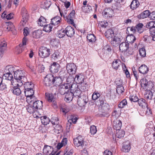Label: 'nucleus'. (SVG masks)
<instances>
[{
  "label": "nucleus",
  "instance_id": "obj_1",
  "mask_svg": "<svg viewBox=\"0 0 155 155\" xmlns=\"http://www.w3.org/2000/svg\"><path fill=\"white\" fill-rule=\"evenodd\" d=\"M105 35L113 46L116 47L119 44L120 39L115 35L112 29L107 30L105 33Z\"/></svg>",
  "mask_w": 155,
  "mask_h": 155
},
{
  "label": "nucleus",
  "instance_id": "obj_2",
  "mask_svg": "<svg viewBox=\"0 0 155 155\" xmlns=\"http://www.w3.org/2000/svg\"><path fill=\"white\" fill-rule=\"evenodd\" d=\"M77 86L76 84H73L71 86V91L70 92V97H68V94H65V100L69 102L72 100L74 97H78L80 95V91L76 88Z\"/></svg>",
  "mask_w": 155,
  "mask_h": 155
},
{
  "label": "nucleus",
  "instance_id": "obj_3",
  "mask_svg": "<svg viewBox=\"0 0 155 155\" xmlns=\"http://www.w3.org/2000/svg\"><path fill=\"white\" fill-rule=\"evenodd\" d=\"M110 109V105L106 103L101 106V108L99 109V114L100 117L109 116V112Z\"/></svg>",
  "mask_w": 155,
  "mask_h": 155
},
{
  "label": "nucleus",
  "instance_id": "obj_4",
  "mask_svg": "<svg viewBox=\"0 0 155 155\" xmlns=\"http://www.w3.org/2000/svg\"><path fill=\"white\" fill-rule=\"evenodd\" d=\"M43 153L45 155H59L60 153V151L57 153L52 147L47 145H45L43 149Z\"/></svg>",
  "mask_w": 155,
  "mask_h": 155
},
{
  "label": "nucleus",
  "instance_id": "obj_5",
  "mask_svg": "<svg viewBox=\"0 0 155 155\" xmlns=\"http://www.w3.org/2000/svg\"><path fill=\"white\" fill-rule=\"evenodd\" d=\"M24 93L26 97V101L28 104L31 103L32 101L35 99L33 96L34 91L33 89H25Z\"/></svg>",
  "mask_w": 155,
  "mask_h": 155
},
{
  "label": "nucleus",
  "instance_id": "obj_6",
  "mask_svg": "<svg viewBox=\"0 0 155 155\" xmlns=\"http://www.w3.org/2000/svg\"><path fill=\"white\" fill-rule=\"evenodd\" d=\"M51 53V49L46 47H41L39 49L38 54L41 58H45L48 57Z\"/></svg>",
  "mask_w": 155,
  "mask_h": 155
},
{
  "label": "nucleus",
  "instance_id": "obj_7",
  "mask_svg": "<svg viewBox=\"0 0 155 155\" xmlns=\"http://www.w3.org/2000/svg\"><path fill=\"white\" fill-rule=\"evenodd\" d=\"M72 84L71 86L68 84H64L60 85L58 91L59 93L61 95L65 94L68 92L69 90L71 91V86L73 84Z\"/></svg>",
  "mask_w": 155,
  "mask_h": 155
},
{
  "label": "nucleus",
  "instance_id": "obj_8",
  "mask_svg": "<svg viewBox=\"0 0 155 155\" xmlns=\"http://www.w3.org/2000/svg\"><path fill=\"white\" fill-rule=\"evenodd\" d=\"M14 77L15 80H20L23 79L22 80H26L25 77V74L24 71L21 70L17 69L15 71L14 74Z\"/></svg>",
  "mask_w": 155,
  "mask_h": 155
},
{
  "label": "nucleus",
  "instance_id": "obj_9",
  "mask_svg": "<svg viewBox=\"0 0 155 155\" xmlns=\"http://www.w3.org/2000/svg\"><path fill=\"white\" fill-rule=\"evenodd\" d=\"M66 69L67 72L69 75L75 74L77 70L76 65L74 63H68L66 65Z\"/></svg>",
  "mask_w": 155,
  "mask_h": 155
},
{
  "label": "nucleus",
  "instance_id": "obj_10",
  "mask_svg": "<svg viewBox=\"0 0 155 155\" xmlns=\"http://www.w3.org/2000/svg\"><path fill=\"white\" fill-rule=\"evenodd\" d=\"M54 76L51 74L47 75L45 78L44 84L46 86H50L54 84Z\"/></svg>",
  "mask_w": 155,
  "mask_h": 155
},
{
  "label": "nucleus",
  "instance_id": "obj_11",
  "mask_svg": "<svg viewBox=\"0 0 155 155\" xmlns=\"http://www.w3.org/2000/svg\"><path fill=\"white\" fill-rule=\"evenodd\" d=\"M74 144L75 146L83 148L84 146V139L81 136H79L73 140Z\"/></svg>",
  "mask_w": 155,
  "mask_h": 155
},
{
  "label": "nucleus",
  "instance_id": "obj_12",
  "mask_svg": "<svg viewBox=\"0 0 155 155\" xmlns=\"http://www.w3.org/2000/svg\"><path fill=\"white\" fill-rule=\"evenodd\" d=\"M67 118L68 121L67 123V129H70L71 127V124L73 123L75 124L76 123L77 119L73 115H70L68 116Z\"/></svg>",
  "mask_w": 155,
  "mask_h": 155
},
{
  "label": "nucleus",
  "instance_id": "obj_13",
  "mask_svg": "<svg viewBox=\"0 0 155 155\" xmlns=\"http://www.w3.org/2000/svg\"><path fill=\"white\" fill-rule=\"evenodd\" d=\"M79 96L78 100V103L79 106H84L87 102L88 99L87 97L85 96H83L81 97Z\"/></svg>",
  "mask_w": 155,
  "mask_h": 155
},
{
  "label": "nucleus",
  "instance_id": "obj_14",
  "mask_svg": "<svg viewBox=\"0 0 155 155\" xmlns=\"http://www.w3.org/2000/svg\"><path fill=\"white\" fill-rule=\"evenodd\" d=\"M140 84L142 87H146L150 88L153 87V83L152 82L149 81H148L147 80L146 78H143L140 81Z\"/></svg>",
  "mask_w": 155,
  "mask_h": 155
},
{
  "label": "nucleus",
  "instance_id": "obj_15",
  "mask_svg": "<svg viewBox=\"0 0 155 155\" xmlns=\"http://www.w3.org/2000/svg\"><path fill=\"white\" fill-rule=\"evenodd\" d=\"M32 105L36 110L37 109H40L42 107V102L41 101L37 100V98L35 97V99L32 101Z\"/></svg>",
  "mask_w": 155,
  "mask_h": 155
},
{
  "label": "nucleus",
  "instance_id": "obj_16",
  "mask_svg": "<svg viewBox=\"0 0 155 155\" xmlns=\"http://www.w3.org/2000/svg\"><path fill=\"white\" fill-rule=\"evenodd\" d=\"M138 103L139 105L141 106L142 108L144 109L145 110H146L147 112H148L147 110H148L150 112V110L148 109L147 104L146 103L145 100L143 98L140 99L138 101Z\"/></svg>",
  "mask_w": 155,
  "mask_h": 155
},
{
  "label": "nucleus",
  "instance_id": "obj_17",
  "mask_svg": "<svg viewBox=\"0 0 155 155\" xmlns=\"http://www.w3.org/2000/svg\"><path fill=\"white\" fill-rule=\"evenodd\" d=\"M129 48V43L126 42L121 43L119 45V50L122 52H127Z\"/></svg>",
  "mask_w": 155,
  "mask_h": 155
},
{
  "label": "nucleus",
  "instance_id": "obj_18",
  "mask_svg": "<svg viewBox=\"0 0 155 155\" xmlns=\"http://www.w3.org/2000/svg\"><path fill=\"white\" fill-rule=\"evenodd\" d=\"M6 42L3 40L0 42V58L2 57L5 51L7 48Z\"/></svg>",
  "mask_w": 155,
  "mask_h": 155
},
{
  "label": "nucleus",
  "instance_id": "obj_19",
  "mask_svg": "<svg viewBox=\"0 0 155 155\" xmlns=\"http://www.w3.org/2000/svg\"><path fill=\"white\" fill-rule=\"evenodd\" d=\"M65 33L68 37H71L73 36L75 33L74 29L71 26H68L65 28Z\"/></svg>",
  "mask_w": 155,
  "mask_h": 155
},
{
  "label": "nucleus",
  "instance_id": "obj_20",
  "mask_svg": "<svg viewBox=\"0 0 155 155\" xmlns=\"http://www.w3.org/2000/svg\"><path fill=\"white\" fill-rule=\"evenodd\" d=\"M60 68L59 65L56 62H54L50 68V70L52 73H56L58 72Z\"/></svg>",
  "mask_w": 155,
  "mask_h": 155
},
{
  "label": "nucleus",
  "instance_id": "obj_21",
  "mask_svg": "<svg viewBox=\"0 0 155 155\" xmlns=\"http://www.w3.org/2000/svg\"><path fill=\"white\" fill-rule=\"evenodd\" d=\"M76 85L77 87L76 88L79 90L80 91V95L81 92L84 91H86L88 87V84L86 83H85L84 82H83L80 83V84L78 86L77 84Z\"/></svg>",
  "mask_w": 155,
  "mask_h": 155
},
{
  "label": "nucleus",
  "instance_id": "obj_22",
  "mask_svg": "<svg viewBox=\"0 0 155 155\" xmlns=\"http://www.w3.org/2000/svg\"><path fill=\"white\" fill-rule=\"evenodd\" d=\"M11 83L13 86V88L11 90V91L14 95L17 96L19 95L21 93L20 89L18 87L15 86L12 81ZM15 85L16 84H15Z\"/></svg>",
  "mask_w": 155,
  "mask_h": 155
},
{
  "label": "nucleus",
  "instance_id": "obj_23",
  "mask_svg": "<svg viewBox=\"0 0 155 155\" xmlns=\"http://www.w3.org/2000/svg\"><path fill=\"white\" fill-rule=\"evenodd\" d=\"M74 78V81L77 84H80L84 81V76L81 74L76 75Z\"/></svg>",
  "mask_w": 155,
  "mask_h": 155
},
{
  "label": "nucleus",
  "instance_id": "obj_24",
  "mask_svg": "<svg viewBox=\"0 0 155 155\" xmlns=\"http://www.w3.org/2000/svg\"><path fill=\"white\" fill-rule=\"evenodd\" d=\"M61 18L59 16H57L51 20V24L56 26L58 25L61 21Z\"/></svg>",
  "mask_w": 155,
  "mask_h": 155
},
{
  "label": "nucleus",
  "instance_id": "obj_25",
  "mask_svg": "<svg viewBox=\"0 0 155 155\" xmlns=\"http://www.w3.org/2000/svg\"><path fill=\"white\" fill-rule=\"evenodd\" d=\"M131 148L130 143L127 141L123 143L122 150L125 152H128Z\"/></svg>",
  "mask_w": 155,
  "mask_h": 155
},
{
  "label": "nucleus",
  "instance_id": "obj_26",
  "mask_svg": "<svg viewBox=\"0 0 155 155\" xmlns=\"http://www.w3.org/2000/svg\"><path fill=\"white\" fill-rule=\"evenodd\" d=\"M139 72L143 74H146L149 71V69L147 65L145 64L141 65L139 68Z\"/></svg>",
  "mask_w": 155,
  "mask_h": 155
},
{
  "label": "nucleus",
  "instance_id": "obj_27",
  "mask_svg": "<svg viewBox=\"0 0 155 155\" xmlns=\"http://www.w3.org/2000/svg\"><path fill=\"white\" fill-rule=\"evenodd\" d=\"M120 65H122V64H121V61L119 60H115L112 63V66L115 70H117L119 69Z\"/></svg>",
  "mask_w": 155,
  "mask_h": 155
},
{
  "label": "nucleus",
  "instance_id": "obj_28",
  "mask_svg": "<svg viewBox=\"0 0 155 155\" xmlns=\"http://www.w3.org/2000/svg\"><path fill=\"white\" fill-rule=\"evenodd\" d=\"M104 15L105 17H112V15L113 13V10L110 8H106L104 10Z\"/></svg>",
  "mask_w": 155,
  "mask_h": 155
},
{
  "label": "nucleus",
  "instance_id": "obj_29",
  "mask_svg": "<svg viewBox=\"0 0 155 155\" xmlns=\"http://www.w3.org/2000/svg\"><path fill=\"white\" fill-rule=\"evenodd\" d=\"M136 27L137 31L140 34L143 33L145 30V27L142 23H139L137 24Z\"/></svg>",
  "mask_w": 155,
  "mask_h": 155
},
{
  "label": "nucleus",
  "instance_id": "obj_30",
  "mask_svg": "<svg viewBox=\"0 0 155 155\" xmlns=\"http://www.w3.org/2000/svg\"><path fill=\"white\" fill-rule=\"evenodd\" d=\"M140 5L139 2L137 0H133L130 5V8L132 10L136 9Z\"/></svg>",
  "mask_w": 155,
  "mask_h": 155
},
{
  "label": "nucleus",
  "instance_id": "obj_31",
  "mask_svg": "<svg viewBox=\"0 0 155 155\" xmlns=\"http://www.w3.org/2000/svg\"><path fill=\"white\" fill-rule=\"evenodd\" d=\"M136 39V38L132 34L128 35L126 38L127 42L132 44Z\"/></svg>",
  "mask_w": 155,
  "mask_h": 155
},
{
  "label": "nucleus",
  "instance_id": "obj_32",
  "mask_svg": "<svg viewBox=\"0 0 155 155\" xmlns=\"http://www.w3.org/2000/svg\"><path fill=\"white\" fill-rule=\"evenodd\" d=\"M150 15V12L149 10H146L138 15V18H144L149 17Z\"/></svg>",
  "mask_w": 155,
  "mask_h": 155
},
{
  "label": "nucleus",
  "instance_id": "obj_33",
  "mask_svg": "<svg viewBox=\"0 0 155 155\" xmlns=\"http://www.w3.org/2000/svg\"><path fill=\"white\" fill-rule=\"evenodd\" d=\"M122 126V122L120 120H117L114 121V129L116 130H119Z\"/></svg>",
  "mask_w": 155,
  "mask_h": 155
},
{
  "label": "nucleus",
  "instance_id": "obj_34",
  "mask_svg": "<svg viewBox=\"0 0 155 155\" xmlns=\"http://www.w3.org/2000/svg\"><path fill=\"white\" fill-rule=\"evenodd\" d=\"M14 14L13 13L8 14L6 11H4L2 15V18H6L8 20H10L12 19L14 16Z\"/></svg>",
  "mask_w": 155,
  "mask_h": 155
},
{
  "label": "nucleus",
  "instance_id": "obj_35",
  "mask_svg": "<svg viewBox=\"0 0 155 155\" xmlns=\"http://www.w3.org/2000/svg\"><path fill=\"white\" fill-rule=\"evenodd\" d=\"M42 34V31L40 30H38L34 31L32 33V36L34 38H40Z\"/></svg>",
  "mask_w": 155,
  "mask_h": 155
},
{
  "label": "nucleus",
  "instance_id": "obj_36",
  "mask_svg": "<svg viewBox=\"0 0 155 155\" xmlns=\"http://www.w3.org/2000/svg\"><path fill=\"white\" fill-rule=\"evenodd\" d=\"M83 12L86 13H88L92 11L91 6L89 5L87 6H83L81 8Z\"/></svg>",
  "mask_w": 155,
  "mask_h": 155
},
{
  "label": "nucleus",
  "instance_id": "obj_37",
  "mask_svg": "<svg viewBox=\"0 0 155 155\" xmlns=\"http://www.w3.org/2000/svg\"><path fill=\"white\" fill-rule=\"evenodd\" d=\"M74 78L72 75H69L66 79L67 83L65 84H68L70 85L71 86L73 84H76L74 83Z\"/></svg>",
  "mask_w": 155,
  "mask_h": 155
},
{
  "label": "nucleus",
  "instance_id": "obj_38",
  "mask_svg": "<svg viewBox=\"0 0 155 155\" xmlns=\"http://www.w3.org/2000/svg\"><path fill=\"white\" fill-rule=\"evenodd\" d=\"M87 38L89 41L91 42H94L96 40V37L94 35L92 34H89L87 35Z\"/></svg>",
  "mask_w": 155,
  "mask_h": 155
},
{
  "label": "nucleus",
  "instance_id": "obj_39",
  "mask_svg": "<svg viewBox=\"0 0 155 155\" xmlns=\"http://www.w3.org/2000/svg\"><path fill=\"white\" fill-rule=\"evenodd\" d=\"M46 23V19L44 17L41 16L38 19V25L41 26H43L45 25Z\"/></svg>",
  "mask_w": 155,
  "mask_h": 155
},
{
  "label": "nucleus",
  "instance_id": "obj_40",
  "mask_svg": "<svg viewBox=\"0 0 155 155\" xmlns=\"http://www.w3.org/2000/svg\"><path fill=\"white\" fill-rule=\"evenodd\" d=\"M24 85L25 89H33L34 86V84L31 82H25Z\"/></svg>",
  "mask_w": 155,
  "mask_h": 155
},
{
  "label": "nucleus",
  "instance_id": "obj_41",
  "mask_svg": "<svg viewBox=\"0 0 155 155\" xmlns=\"http://www.w3.org/2000/svg\"><path fill=\"white\" fill-rule=\"evenodd\" d=\"M41 120L42 124L44 125H47L50 121L49 118L46 116L41 117Z\"/></svg>",
  "mask_w": 155,
  "mask_h": 155
},
{
  "label": "nucleus",
  "instance_id": "obj_42",
  "mask_svg": "<svg viewBox=\"0 0 155 155\" xmlns=\"http://www.w3.org/2000/svg\"><path fill=\"white\" fill-rule=\"evenodd\" d=\"M45 95L46 99L49 102H51L54 101V96L52 94L48 93H46Z\"/></svg>",
  "mask_w": 155,
  "mask_h": 155
},
{
  "label": "nucleus",
  "instance_id": "obj_43",
  "mask_svg": "<svg viewBox=\"0 0 155 155\" xmlns=\"http://www.w3.org/2000/svg\"><path fill=\"white\" fill-rule=\"evenodd\" d=\"M10 73H7L4 74L3 75V78L6 80L11 81L13 78V75L12 74H10Z\"/></svg>",
  "mask_w": 155,
  "mask_h": 155
},
{
  "label": "nucleus",
  "instance_id": "obj_44",
  "mask_svg": "<svg viewBox=\"0 0 155 155\" xmlns=\"http://www.w3.org/2000/svg\"><path fill=\"white\" fill-rule=\"evenodd\" d=\"M60 53L58 51H55L54 53L51 55L52 58L55 61L60 59Z\"/></svg>",
  "mask_w": 155,
  "mask_h": 155
},
{
  "label": "nucleus",
  "instance_id": "obj_45",
  "mask_svg": "<svg viewBox=\"0 0 155 155\" xmlns=\"http://www.w3.org/2000/svg\"><path fill=\"white\" fill-rule=\"evenodd\" d=\"M144 97L147 100H151L152 99L153 94L152 92L150 91H147L144 94Z\"/></svg>",
  "mask_w": 155,
  "mask_h": 155
},
{
  "label": "nucleus",
  "instance_id": "obj_46",
  "mask_svg": "<svg viewBox=\"0 0 155 155\" xmlns=\"http://www.w3.org/2000/svg\"><path fill=\"white\" fill-rule=\"evenodd\" d=\"M43 26V30L48 32H50L51 31L53 27L51 24L49 25L45 24V25Z\"/></svg>",
  "mask_w": 155,
  "mask_h": 155
},
{
  "label": "nucleus",
  "instance_id": "obj_47",
  "mask_svg": "<svg viewBox=\"0 0 155 155\" xmlns=\"http://www.w3.org/2000/svg\"><path fill=\"white\" fill-rule=\"evenodd\" d=\"M117 92L118 94H120L124 92V87L121 84L117 85Z\"/></svg>",
  "mask_w": 155,
  "mask_h": 155
},
{
  "label": "nucleus",
  "instance_id": "obj_48",
  "mask_svg": "<svg viewBox=\"0 0 155 155\" xmlns=\"http://www.w3.org/2000/svg\"><path fill=\"white\" fill-rule=\"evenodd\" d=\"M65 29H61V30L58 31L57 33L58 37L60 38L63 37L66 34V33H65Z\"/></svg>",
  "mask_w": 155,
  "mask_h": 155
},
{
  "label": "nucleus",
  "instance_id": "obj_49",
  "mask_svg": "<svg viewBox=\"0 0 155 155\" xmlns=\"http://www.w3.org/2000/svg\"><path fill=\"white\" fill-rule=\"evenodd\" d=\"M118 132H117L116 136L117 137L119 138H123L125 134V131L123 130H118Z\"/></svg>",
  "mask_w": 155,
  "mask_h": 155
},
{
  "label": "nucleus",
  "instance_id": "obj_50",
  "mask_svg": "<svg viewBox=\"0 0 155 155\" xmlns=\"http://www.w3.org/2000/svg\"><path fill=\"white\" fill-rule=\"evenodd\" d=\"M27 111L30 114L33 113L36 111V110L33 107V106L31 104L27 108Z\"/></svg>",
  "mask_w": 155,
  "mask_h": 155
},
{
  "label": "nucleus",
  "instance_id": "obj_51",
  "mask_svg": "<svg viewBox=\"0 0 155 155\" xmlns=\"http://www.w3.org/2000/svg\"><path fill=\"white\" fill-rule=\"evenodd\" d=\"M54 84L58 85L59 84H61L63 81L59 77H55L54 76Z\"/></svg>",
  "mask_w": 155,
  "mask_h": 155
},
{
  "label": "nucleus",
  "instance_id": "obj_52",
  "mask_svg": "<svg viewBox=\"0 0 155 155\" xmlns=\"http://www.w3.org/2000/svg\"><path fill=\"white\" fill-rule=\"evenodd\" d=\"M127 104V100L125 99L122 100L118 104V107L121 108H122Z\"/></svg>",
  "mask_w": 155,
  "mask_h": 155
},
{
  "label": "nucleus",
  "instance_id": "obj_53",
  "mask_svg": "<svg viewBox=\"0 0 155 155\" xmlns=\"http://www.w3.org/2000/svg\"><path fill=\"white\" fill-rule=\"evenodd\" d=\"M146 27L149 29L153 27L155 28V21H152L147 23L146 25Z\"/></svg>",
  "mask_w": 155,
  "mask_h": 155
},
{
  "label": "nucleus",
  "instance_id": "obj_54",
  "mask_svg": "<svg viewBox=\"0 0 155 155\" xmlns=\"http://www.w3.org/2000/svg\"><path fill=\"white\" fill-rule=\"evenodd\" d=\"M50 121L53 125L59 124V120L57 117H52L50 120Z\"/></svg>",
  "mask_w": 155,
  "mask_h": 155
},
{
  "label": "nucleus",
  "instance_id": "obj_55",
  "mask_svg": "<svg viewBox=\"0 0 155 155\" xmlns=\"http://www.w3.org/2000/svg\"><path fill=\"white\" fill-rule=\"evenodd\" d=\"M101 96L99 93L97 92H94L92 95V98L93 100H95L97 99L98 98H99Z\"/></svg>",
  "mask_w": 155,
  "mask_h": 155
},
{
  "label": "nucleus",
  "instance_id": "obj_56",
  "mask_svg": "<svg viewBox=\"0 0 155 155\" xmlns=\"http://www.w3.org/2000/svg\"><path fill=\"white\" fill-rule=\"evenodd\" d=\"M139 54L141 56L144 57L146 55V51L145 48H142L140 49Z\"/></svg>",
  "mask_w": 155,
  "mask_h": 155
},
{
  "label": "nucleus",
  "instance_id": "obj_57",
  "mask_svg": "<svg viewBox=\"0 0 155 155\" xmlns=\"http://www.w3.org/2000/svg\"><path fill=\"white\" fill-rule=\"evenodd\" d=\"M97 131V130L95 126L92 125L90 127V132L92 135H94L96 133Z\"/></svg>",
  "mask_w": 155,
  "mask_h": 155
},
{
  "label": "nucleus",
  "instance_id": "obj_58",
  "mask_svg": "<svg viewBox=\"0 0 155 155\" xmlns=\"http://www.w3.org/2000/svg\"><path fill=\"white\" fill-rule=\"evenodd\" d=\"M68 76V74L65 72H60L59 77L63 81Z\"/></svg>",
  "mask_w": 155,
  "mask_h": 155
},
{
  "label": "nucleus",
  "instance_id": "obj_59",
  "mask_svg": "<svg viewBox=\"0 0 155 155\" xmlns=\"http://www.w3.org/2000/svg\"><path fill=\"white\" fill-rule=\"evenodd\" d=\"M23 79H20V80H17L16 85L17 87H19L21 86L25 83L26 80H22Z\"/></svg>",
  "mask_w": 155,
  "mask_h": 155
},
{
  "label": "nucleus",
  "instance_id": "obj_60",
  "mask_svg": "<svg viewBox=\"0 0 155 155\" xmlns=\"http://www.w3.org/2000/svg\"><path fill=\"white\" fill-rule=\"evenodd\" d=\"M129 99L131 101L134 102L138 101L139 100L138 97L136 95H133L132 96H130Z\"/></svg>",
  "mask_w": 155,
  "mask_h": 155
},
{
  "label": "nucleus",
  "instance_id": "obj_61",
  "mask_svg": "<svg viewBox=\"0 0 155 155\" xmlns=\"http://www.w3.org/2000/svg\"><path fill=\"white\" fill-rule=\"evenodd\" d=\"M54 128L56 130L58 131V133H60L62 131L63 129L62 126L58 124H56Z\"/></svg>",
  "mask_w": 155,
  "mask_h": 155
},
{
  "label": "nucleus",
  "instance_id": "obj_62",
  "mask_svg": "<svg viewBox=\"0 0 155 155\" xmlns=\"http://www.w3.org/2000/svg\"><path fill=\"white\" fill-rule=\"evenodd\" d=\"M60 13L61 17L63 16L64 18H67V11L65 10H63L61 11L59 10Z\"/></svg>",
  "mask_w": 155,
  "mask_h": 155
},
{
  "label": "nucleus",
  "instance_id": "obj_63",
  "mask_svg": "<svg viewBox=\"0 0 155 155\" xmlns=\"http://www.w3.org/2000/svg\"><path fill=\"white\" fill-rule=\"evenodd\" d=\"M24 48H25L23 46H20V45L19 44L16 48L17 53L19 54L21 53L22 52L23 49Z\"/></svg>",
  "mask_w": 155,
  "mask_h": 155
},
{
  "label": "nucleus",
  "instance_id": "obj_64",
  "mask_svg": "<svg viewBox=\"0 0 155 155\" xmlns=\"http://www.w3.org/2000/svg\"><path fill=\"white\" fill-rule=\"evenodd\" d=\"M99 98V101L100 103L99 105L101 106L105 104L104 102L105 100L104 97L103 96H101Z\"/></svg>",
  "mask_w": 155,
  "mask_h": 155
}]
</instances>
